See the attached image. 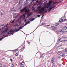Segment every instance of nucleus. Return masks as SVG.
Masks as SVG:
<instances>
[{"label":"nucleus","instance_id":"22","mask_svg":"<svg viewBox=\"0 0 67 67\" xmlns=\"http://www.w3.org/2000/svg\"><path fill=\"white\" fill-rule=\"evenodd\" d=\"M11 30H12V29H11ZM10 30L9 31V32H10V34H12V35H13V34L12 33H13V32H15H15L14 31L13 32H10V30Z\"/></svg>","mask_w":67,"mask_h":67},{"label":"nucleus","instance_id":"32","mask_svg":"<svg viewBox=\"0 0 67 67\" xmlns=\"http://www.w3.org/2000/svg\"><path fill=\"white\" fill-rule=\"evenodd\" d=\"M44 56V54H42L41 55V57H43Z\"/></svg>","mask_w":67,"mask_h":67},{"label":"nucleus","instance_id":"28","mask_svg":"<svg viewBox=\"0 0 67 67\" xmlns=\"http://www.w3.org/2000/svg\"><path fill=\"white\" fill-rule=\"evenodd\" d=\"M23 16H24V18H25V14H23Z\"/></svg>","mask_w":67,"mask_h":67},{"label":"nucleus","instance_id":"25","mask_svg":"<svg viewBox=\"0 0 67 67\" xmlns=\"http://www.w3.org/2000/svg\"><path fill=\"white\" fill-rule=\"evenodd\" d=\"M65 18V15H64V16H63V17H62L61 18V19H64Z\"/></svg>","mask_w":67,"mask_h":67},{"label":"nucleus","instance_id":"63","mask_svg":"<svg viewBox=\"0 0 67 67\" xmlns=\"http://www.w3.org/2000/svg\"><path fill=\"white\" fill-rule=\"evenodd\" d=\"M0 30H1V28H0Z\"/></svg>","mask_w":67,"mask_h":67},{"label":"nucleus","instance_id":"26","mask_svg":"<svg viewBox=\"0 0 67 67\" xmlns=\"http://www.w3.org/2000/svg\"><path fill=\"white\" fill-rule=\"evenodd\" d=\"M53 1H51L49 3H52V2Z\"/></svg>","mask_w":67,"mask_h":67},{"label":"nucleus","instance_id":"45","mask_svg":"<svg viewBox=\"0 0 67 67\" xmlns=\"http://www.w3.org/2000/svg\"><path fill=\"white\" fill-rule=\"evenodd\" d=\"M1 15H3V14L2 13H1Z\"/></svg>","mask_w":67,"mask_h":67},{"label":"nucleus","instance_id":"24","mask_svg":"<svg viewBox=\"0 0 67 67\" xmlns=\"http://www.w3.org/2000/svg\"><path fill=\"white\" fill-rule=\"evenodd\" d=\"M15 26H18V27H19V25H18V24H16L14 25Z\"/></svg>","mask_w":67,"mask_h":67},{"label":"nucleus","instance_id":"58","mask_svg":"<svg viewBox=\"0 0 67 67\" xmlns=\"http://www.w3.org/2000/svg\"><path fill=\"white\" fill-rule=\"evenodd\" d=\"M24 66H21V67H24Z\"/></svg>","mask_w":67,"mask_h":67},{"label":"nucleus","instance_id":"15","mask_svg":"<svg viewBox=\"0 0 67 67\" xmlns=\"http://www.w3.org/2000/svg\"><path fill=\"white\" fill-rule=\"evenodd\" d=\"M18 51V49H16L15 50H12V51L13 52H17Z\"/></svg>","mask_w":67,"mask_h":67},{"label":"nucleus","instance_id":"7","mask_svg":"<svg viewBox=\"0 0 67 67\" xmlns=\"http://www.w3.org/2000/svg\"><path fill=\"white\" fill-rule=\"evenodd\" d=\"M26 9V7H25L24 9H23L21 10V12H23V11H24Z\"/></svg>","mask_w":67,"mask_h":67},{"label":"nucleus","instance_id":"14","mask_svg":"<svg viewBox=\"0 0 67 67\" xmlns=\"http://www.w3.org/2000/svg\"><path fill=\"white\" fill-rule=\"evenodd\" d=\"M28 16L27 17V18H28V17H29V16H31V15H32V13H29L28 14Z\"/></svg>","mask_w":67,"mask_h":67},{"label":"nucleus","instance_id":"21","mask_svg":"<svg viewBox=\"0 0 67 67\" xmlns=\"http://www.w3.org/2000/svg\"><path fill=\"white\" fill-rule=\"evenodd\" d=\"M65 53H67V48H65Z\"/></svg>","mask_w":67,"mask_h":67},{"label":"nucleus","instance_id":"49","mask_svg":"<svg viewBox=\"0 0 67 67\" xmlns=\"http://www.w3.org/2000/svg\"><path fill=\"white\" fill-rule=\"evenodd\" d=\"M12 65L13 66V64L12 63Z\"/></svg>","mask_w":67,"mask_h":67},{"label":"nucleus","instance_id":"50","mask_svg":"<svg viewBox=\"0 0 67 67\" xmlns=\"http://www.w3.org/2000/svg\"><path fill=\"white\" fill-rule=\"evenodd\" d=\"M23 49H24V47H23Z\"/></svg>","mask_w":67,"mask_h":67},{"label":"nucleus","instance_id":"13","mask_svg":"<svg viewBox=\"0 0 67 67\" xmlns=\"http://www.w3.org/2000/svg\"><path fill=\"white\" fill-rule=\"evenodd\" d=\"M67 27L66 26H65L63 28V30H67Z\"/></svg>","mask_w":67,"mask_h":67},{"label":"nucleus","instance_id":"30","mask_svg":"<svg viewBox=\"0 0 67 67\" xmlns=\"http://www.w3.org/2000/svg\"><path fill=\"white\" fill-rule=\"evenodd\" d=\"M17 17V16H13V18H16V17Z\"/></svg>","mask_w":67,"mask_h":67},{"label":"nucleus","instance_id":"10","mask_svg":"<svg viewBox=\"0 0 67 67\" xmlns=\"http://www.w3.org/2000/svg\"><path fill=\"white\" fill-rule=\"evenodd\" d=\"M62 53V52L59 51L58 52V54L59 55H60Z\"/></svg>","mask_w":67,"mask_h":67},{"label":"nucleus","instance_id":"57","mask_svg":"<svg viewBox=\"0 0 67 67\" xmlns=\"http://www.w3.org/2000/svg\"><path fill=\"white\" fill-rule=\"evenodd\" d=\"M21 23V21L20 22H19V23Z\"/></svg>","mask_w":67,"mask_h":67},{"label":"nucleus","instance_id":"35","mask_svg":"<svg viewBox=\"0 0 67 67\" xmlns=\"http://www.w3.org/2000/svg\"><path fill=\"white\" fill-rule=\"evenodd\" d=\"M20 66H21V65H22V63H20Z\"/></svg>","mask_w":67,"mask_h":67},{"label":"nucleus","instance_id":"6","mask_svg":"<svg viewBox=\"0 0 67 67\" xmlns=\"http://www.w3.org/2000/svg\"><path fill=\"white\" fill-rule=\"evenodd\" d=\"M7 36H8V35L7 34L5 36H4V37H3L2 38H1L0 39V41H1L3 39V38H4L5 37H7Z\"/></svg>","mask_w":67,"mask_h":67},{"label":"nucleus","instance_id":"46","mask_svg":"<svg viewBox=\"0 0 67 67\" xmlns=\"http://www.w3.org/2000/svg\"><path fill=\"white\" fill-rule=\"evenodd\" d=\"M35 9H34V8L33 9H32V10L34 11V10Z\"/></svg>","mask_w":67,"mask_h":67},{"label":"nucleus","instance_id":"36","mask_svg":"<svg viewBox=\"0 0 67 67\" xmlns=\"http://www.w3.org/2000/svg\"><path fill=\"white\" fill-rule=\"evenodd\" d=\"M41 8V6H39L38 7V8L39 9H40V8Z\"/></svg>","mask_w":67,"mask_h":67},{"label":"nucleus","instance_id":"39","mask_svg":"<svg viewBox=\"0 0 67 67\" xmlns=\"http://www.w3.org/2000/svg\"><path fill=\"white\" fill-rule=\"evenodd\" d=\"M36 2H37V3L38 2V0H37L36 1Z\"/></svg>","mask_w":67,"mask_h":67},{"label":"nucleus","instance_id":"43","mask_svg":"<svg viewBox=\"0 0 67 67\" xmlns=\"http://www.w3.org/2000/svg\"><path fill=\"white\" fill-rule=\"evenodd\" d=\"M44 16V15H43L42 16V18H43Z\"/></svg>","mask_w":67,"mask_h":67},{"label":"nucleus","instance_id":"11","mask_svg":"<svg viewBox=\"0 0 67 67\" xmlns=\"http://www.w3.org/2000/svg\"><path fill=\"white\" fill-rule=\"evenodd\" d=\"M29 20H30L31 22H32V21H33L35 20V18H33L31 19H30Z\"/></svg>","mask_w":67,"mask_h":67},{"label":"nucleus","instance_id":"20","mask_svg":"<svg viewBox=\"0 0 67 67\" xmlns=\"http://www.w3.org/2000/svg\"><path fill=\"white\" fill-rule=\"evenodd\" d=\"M66 41H67V40H63L61 41V42H66Z\"/></svg>","mask_w":67,"mask_h":67},{"label":"nucleus","instance_id":"59","mask_svg":"<svg viewBox=\"0 0 67 67\" xmlns=\"http://www.w3.org/2000/svg\"><path fill=\"white\" fill-rule=\"evenodd\" d=\"M19 4H20V2H19Z\"/></svg>","mask_w":67,"mask_h":67},{"label":"nucleus","instance_id":"55","mask_svg":"<svg viewBox=\"0 0 67 67\" xmlns=\"http://www.w3.org/2000/svg\"><path fill=\"white\" fill-rule=\"evenodd\" d=\"M32 2L30 4H32Z\"/></svg>","mask_w":67,"mask_h":67},{"label":"nucleus","instance_id":"53","mask_svg":"<svg viewBox=\"0 0 67 67\" xmlns=\"http://www.w3.org/2000/svg\"><path fill=\"white\" fill-rule=\"evenodd\" d=\"M52 67H55V66H53Z\"/></svg>","mask_w":67,"mask_h":67},{"label":"nucleus","instance_id":"56","mask_svg":"<svg viewBox=\"0 0 67 67\" xmlns=\"http://www.w3.org/2000/svg\"><path fill=\"white\" fill-rule=\"evenodd\" d=\"M19 19H18V21H19Z\"/></svg>","mask_w":67,"mask_h":67},{"label":"nucleus","instance_id":"51","mask_svg":"<svg viewBox=\"0 0 67 67\" xmlns=\"http://www.w3.org/2000/svg\"><path fill=\"white\" fill-rule=\"evenodd\" d=\"M66 20V19H64V21H65Z\"/></svg>","mask_w":67,"mask_h":67},{"label":"nucleus","instance_id":"29","mask_svg":"<svg viewBox=\"0 0 67 67\" xmlns=\"http://www.w3.org/2000/svg\"><path fill=\"white\" fill-rule=\"evenodd\" d=\"M2 64H0V67H2Z\"/></svg>","mask_w":67,"mask_h":67},{"label":"nucleus","instance_id":"62","mask_svg":"<svg viewBox=\"0 0 67 67\" xmlns=\"http://www.w3.org/2000/svg\"><path fill=\"white\" fill-rule=\"evenodd\" d=\"M34 8V7H32V8Z\"/></svg>","mask_w":67,"mask_h":67},{"label":"nucleus","instance_id":"42","mask_svg":"<svg viewBox=\"0 0 67 67\" xmlns=\"http://www.w3.org/2000/svg\"><path fill=\"white\" fill-rule=\"evenodd\" d=\"M14 20H13V21L12 22V23H14Z\"/></svg>","mask_w":67,"mask_h":67},{"label":"nucleus","instance_id":"17","mask_svg":"<svg viewBox=\"0 0 67 67\" xmlns=\"http://www.w3.org/2000/svg\"><path fill=\"white\" fill-rule=\"evenodd\" d=\"M38 5H42V2H39L38 3Z\"/></svg>","mask_w":67,"mask_h":67},{"label":"nucleus","instance_id":"47","mask_svg":"<svg viewBox=\"0 0 67 67\" xmlns=\"http://www.w3.org/2000/svg\"><path fill=\"white\" fill-rule=\"evenodd\" d=\"M30 42H28V44H30Z\"/></svg>","mask_w":67,"mask_h":67},{"label":"nucleus","instance_id":"27","mask_svg":"<svg viewBox=\"0 0 67 67\" xmlns=\"http://www.w3.org/2000/svg\"><path fill=\"white\" fill-rule=\"evenodd\" d=\"M62 57H65V55L64 54L62 55Z\"/></svg>","mask_w":67,"mask_h":67},{"label":"nucleus","instance_id":"9","mask_svg":"<svg viewBox=\"0 0 67 67\" xmlns=\"http://www.w3.org/2000/svg\"><path fill=\"white\" fill-rule=\"evenodd\" d=\"M61 19L59 21V22H60L61 23L62 22H63L64 21V19H61Z\"/></svg>","mask_w":67,"mask_h":67},{"label":"nucleus","instance_id":"18","mask_svg":"<svg viewBox=\"0 0 67 67\" xmlns=\"http://www.w3.org/2000/svg\"><path fill=\"white\" fill-rule=\"evenodd\" d=\"M46 24L45 23H42V24L41 25H45Z\"/></svg>","mask_w":67,"mask_h":67},{"label":"nucleus","instance_id":"34","mask_svg":"<svg viewBox=\"0 0 67 67\" xmlns=\"http://www.w3.org/2000/svg\"><path fill=\"white\" fill-rule=\"evenodd\" d=\"M37 16H38V17L39 18L40 17V15H38Z\"/></svg>","mask_w":67,"mask_h":67},{"label":"nucleus","instance_id":"12","mask_svg":"<svg viewBox=\"0 0 67 67\" xmlns=\"http://www.w3.org/2000/svg\"><path fill=\"white\" fill-rule=\"evenodd\" d=\"M28 12H29V11L27 10V9L26 10H25V14H26V13H28Z\"/></svg>","mask_w":67,"mask_h":67},{"label":"nucleus","instance_id":"38","mask_svg":"<svg viewBox=\"0 0 67 67\" xmlns=\"http://www.w3.org/2000/svg\"><path fill=\"white\" fill-rule=\"evenodd\" d=\"M10 61H11V62H12V59H10Z\"/></svg>","mask_w":67,"mask_h":67},{"label":"nucleus","instance_id":"1","mask_svg":"<svg viewBox=\"0 0 67 67\" xmlns=\"http://www.w3.org/2000/svg\"><path fill=\"white\" fill-rule=\"evenodd\" d=\"M49 8V9H48V12H50L51 11L52 9H54L56 8V6H54L53 7H52L51 6V3H46L45 6L42 7V8L40 9L39 10L40 12H41L42 11H45L46 10V8Z\"/></svg>","mask_w":67,"mask_h":67},{"label":"nucleus","instance_id":"52","mask_svg":"<svg viewBox=\"0 0 67 67\" xmlns=\"http://www.w3.org/2000/svg\"><path fill=\"white\" fill-rule=\"evenodd\" d=\"M8 34H10V32H8Z\"/></svg>","mask_w":67,"mask_h":67},{"label":"nucleus","instance_id":"40","mask_svg":"<svg viewBox=\"0 0 67 67\" xmlns=\"http://www.w3.org/2000/svg\"><path fill=\"white\" fill-rule=\"evenodd\" d=\"M46 26H50V25H47Z\"/></svg>","mask_w":67,"mask_h":67},{"label":"nucleus","instance_id":"19","mask_svg":"<svg viewBox=\"0 0 67 67\" xmlns=\"http://www.w3.org/2000/svg\"><path fill=\"white\" fill-rule=\"evenodd\" d=\"M30 21H28L27 23L25 24V26H26V25L27 24H29V23H30Z\"/></svg>","mask_w":67,"mask_h":67},{"label":"nucleus","instance_id":"48","mask_svg":"<svg viewBox=\"0 0 67 67\" xmlns=\"http://www.w3.org/2000/svg\"><path fill=\"white\" fill-rule=\"evenodd\" d=\"M4 67H7V66H4Z\"/></svg>","mask_w":67,"mask_h":67},{"label":"nucleus","instance_id":"3","mask_svg":"<svg viewBox=\"0 0 67 67\" xmlns=\"http://www.w3.org/2000/svg\"><path fill=\"white\" fill-rule=\"evenodd\" d=\"M8 28H9V27H7V28H6V30H5L3 31H1V34H2L3 33H5V32H7V31H8Z\"/></svg>","mask_w":67,"mask_h":67},{"label":"nucleus","instance_id":"64","mask_svg":"<svg viewBox=\"0 0 67 67\" xmlns=\"http://www.w3.org/2000/svg\"><path fill=\"white\" fill-rule=\"evenodd\" d=\"M66 25H67V23H66Z\"/></svg>","mask_w":67,"mask_h":67},{"label":"nucleus","instance_id":"31","mask_svg":"<svg viewBox=\"0 0 67 67\" xmlns=\"http://www.w3.org/2000/svg\"><path fill=\"white\" fill-rule=\"evenodd\" d=\"M18 53H16V54H15V56H18Z\"/></svg>","mask_w":67,"mask_h":67},{"label":"nucleus","instance_id":"16","mask_svg":"<svg viewBox=\"0 0 67 67\" xmlns=\"http://www.w3.org/2000/svg\"><path fill=\"white\" fill-rule=\"evenodd\" d=\"M57 27H54L52 29V30H57Z\"/></svg>","mask_w":67,"mask_h":67},{"label":"nucleus","instance_id":"8","mask_svg":"<svg viewBox=\"0 0 67 67\" xmlns=\"http://www.w3.org/2000/svg\"><path fill=\"white\" fill-rule=\"evenodd\" d=\"M55 57H53L52 59V60L51 61V62L52 63H53L54 62V59H55Z\"/></svg>","mask_w":67,"mask_h":67},{"label":"nucleus","instance_id":"2","mask_svg":"<svg viewBox=\"0 0 67 67\" xmlns=\"http://www.w3.org/2000/svg\"><path fill=\"white\" fill-rule=\"evenodd\" d=\"M18 29L17 30V29L15 28L13 30L11 29L10 31V33H13V32H18L20 30V29H22V26H20L19 28H18Z\"/></svg>","mask_w":67,"mask_h":67},{"label":"nucleus","instance_id":"61","mask_svg":"<svg viewBox=\"0 0 67 67\" xmlns=\"http://www.w3.org/2000/svg\"><path fill=\"white\" fill-rule=\"evenodd\" d=\"M53 26H52L51 27H52Z\"/></svg>","mask_w":67,"mask_h":67},{"label":"nucleus","instance_id":"23","mask_svg":"<svg viewBox=\"0 0 67 67\" xmlns=\"http://www.w3.org/2000/svg\"><path fill=\"white\" fill-rule=\"evenodd\" d=\"M59 25V23H56V24H55V25H56V26H57Z\"/></svg>","mask_w":67,"mask_h":67},{"label":"nucleus","instance_id":"4","mask_svg":"<svg viewBox=\"0 0 67 67\" xmlns=\"http://www.w3.org/2000/svg\"><path fill=\"white\" fill-rule=\"evenodd\" d=\"M42 7L40 9H38V11L39 13H42V12H44H44L43 13H45V12H47V10H46V8H46V10H44V11H42V12H40V11H39V10H40V9H42Z\"/></svg>","mask_w":67,"mask_h":67},{"label":"nucleus","instance_id":"41","mask_svg":"<svg viewBox=\"0 0 67 67\" xmlns=\"http://www.w3.org/2000/svg\"><path fill=\"white\" fill-rule=\"evenodd\" d=\"M4 25V24H3V25H1V26H3Z\"/></svg>","mask_w":67,"mask_h":67},{"label":"nucleus","instance_id":"37","mask_svg":"<svg viewBox=\"0 0 67 67\" xmlns=\"http://www.w3.org/2000/svg\"><path fill=\"white\" fill-rule=\"evenodd\" d=\"M26 20H27L26 19H25V20L24 22H26Z\"/></svg>","mask_w":67,"mask_h":67},{"label":"nucleus","instance_id":"54","mask_svg":"<svg viewBox=\"0 0 67 67\" xmlns=\"http://www.w3.org/2000/svg\"><path fill=\"white\" fill-rule=\"evenodd\" d=\"M8 24H9L8 23L7 24V25H8Z\"/></svg>","mask_w":67,"mask_h":67},{"label":"nucleus","instance_id":"44","mask_svg":"<svg viewBox=\"0 0 67 67\" xmlns=\"http://www.w3.org/2000/svg\"><path fill=\"white\" fill-rule=\"evenodd\" d=\"M60 41V39H59L58 40V41Z\"/></svg>","mask_w":67,"mask_h":67},{"label":"nucleus","instance_id":"60","mask_svg":"<svg viewBox=\"0 0 67 67\" xmlns=\"http://www.w3.org/2000/svg\"><path fill=\"white\" fill-rule=\"evenodd\" d=\"M22 17H21V18L20 17V19H21V18H22Z\"/></svg>","mask_w":67,"mask_h":67},{"label":"nucleus","instance_id":"33","mask_svg":"<svg viewBox=\"0 0 67 67\" xmlns=\"http://www.w3.org/2000/svg\"><path fill=\"white\" fill-rule=\"evenodd\" d=\"M34 1H35V0H32V3L33 2H34Z\"/></svg>","mask_w":67,"mask_h":67},{"label":"nucleus","instance_id":"5","mask_svg":"<svg viewBox=\"0 0 67 67\" xmlns=\"http://www.w3.org/2000/svg\"><path fill=\"white\" fill-rule=\"evenodd\" d=\"M59 32H63V33H67V31H63V30H59Z\"/></svg>","mask_w":67,"mask_h":67}]
</instances>
